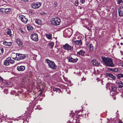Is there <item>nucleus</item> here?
Here are the masks:
<instances>
[{
    "label": "nucleus",
    "mask_w": 123,
    "mask_h": 123,
    "mask_svg": "<svg viewBox=\"0 0 123 123\" xmlns=\"http://www.w3.org/2000/svg\"><path fill=\"white\" fill-rule=\"evenodd\" d=\"M101 58L104 62V64L105 66L111 67L114 66L112 59L111 58L105 57H101Z\"/></svg>",
    "instance_id": "f257e3e1"
},
{
    "label": "nucleus",
    "mask_w": 123,
    "mask_h": 123,
    "mask_svg": "<svg viewBox=\"0 0 123 123\" xmlns=\"http://www.w3.org/2000/svg\"><path fill=\"white\" fill-rule=\"evenodd\" d=\"M11 57L13 59L18 61L24 59L25 57V56L24 55L19 53L15 54L14 53H12Z\"/></svg>",
    "instance_id": "f03ea898"
},
{
    "label": "nucleus",
    "mask_w": 123,
    "mask_h": 123,
    "mask_svg": "<svg viewBox=\"0 0 123 123\" xmlns=\"http://www.w3.org/2000/svg\"><path fill=\"white\" fill-rule=\"evenodd\" d=\"M61 22V20L58 17H55L52 18L51 20V24L52 25H59Z\"/></svg>",
    "instance_id": "7ed1b4c3"
},
{
    "label": "nucleus",
    "mask_w": 123,
    "mask_h": 123,
    "mask_svg": "<svg viewBox=\"0 0 123 123\" xmlns=\"http://www.w3.org/2000/svg\"><path fill=\"white\" fill-rule=\"evenodd\" d=\"M45 62L48 65V67L54 70L56 69L57 66L55 65L54 62L49 59H46Z\"/></svg>",
    "instance_id": "20e7f679"
},
{
    "label": "nucleus",
    "mask_w": 123,
    "mask_h": 123,
    "mask_svg": "<svg viewBox=\"0 0 123 123\" xmlns=\"http://www.w3.org/2000/svg\"><path fill=\"white\" fill-rule=\"evenodd\" d=\"M72 33V31L70 28L66 29L63 31V35L64 37H69L71 35Z\"/></svg>",
    "instance_id": "39448f33"
},
{
    "label": "nucleus",
    "mask_w": 123,
    "mask_h": 123,
    "mask_svg": "<svg viewBox=\"0 0 123 123\" xmlns=\"http://www.w3.org/2000/svg\"><path fill=\"white\" fill-rule=\"evenodd\" d=\"M14 62V61L11 59L10 57H9L6 58L4 62V65L8 66L10 64V63L13 64Z\"/></svg>",
    "instance_id": "423d86ee"
},
{
    "label": "nucleus",
    "mask_w": 123,
    "mask_h": 123,
    "mask_svg": "<svg viewBox=\"0 0 123 123\" xmlns=\"http://www.w3.org/2000/svg\"><path fill=\"white\" fill-rule=\"evenodd\" d=\"M18 18L20 19L22 21L25 23H26L28 21V20L27 19L25 16L22 15H19L18 16Z\"/></svg>",
    "instance_id": "0eeeda50"
},
{
    "label": "nucleus",
    "mask_w": 123,
    "mask_h": 123,
    "mask_svg": "<svg viewBox=\"0 0 123 123\" xmlns=\"http://www.w3.org/2000/svg\"><path fill=\"white\" fill-rule=\"evenodd\" d=\"M63 47L64 49L67 50H71L73 49V47L70 46L67 43L63 45Z\"/></svg>",
    "instance_id": "6e6552de"
},
{
    "label": "nucleus",
    "mask_w": 123,
    "mask_h": 123,
    "mask_svg": "<svg viewBox=\"0 0 123 123\" xmlns=\"http://www.w3.org/2000/svg\"><path fill=\"white\" fill-rule=\"evenodd\" d=\"M6 33L8 36L10 37H12L14 33L13 31H12L9 28L6 29Z\"/></svg>",
    "instance_id": "1a4fd4ad"
},
{
    "label": "nucleus",
    "mask_w": 123,
    "mask_h": 123,
    "mask_svg": "<svg viewBox=\"0 0 123 123\" xmlns=\"http://www.w3.org/2000/svg\"><path fill=\"white\" fill-rule=\"evenodd\" d=\"M31 38L33 40L37 41L38 40L37 34L36 33H33L31 35Z\"/></svg>",
    "instance_id": "9d476101"
},
{
    "label": "nucleus",
    "mask_w": 123,
    "mask_h": 123,
    "mask_svg": "<svg viewBox=\"0 0 123 123\" xmlns=\"http://www.w3.org/2000/svg\"><path fill=\"white\" fill-rule=\"evenodd\" d=\"M41 4L39 2H37L31 4V7L33 8H37L41 6Z\"/></svg>",
    "instance_id": "9b49d317"
},
{
    "label": "nucleus",
    "mask_w": 123,
    "mask_h": 123,
    "mask_svg": "<svg viewBox=\"0 0 123 123\" xmlns=\"http://www.w3.org/2000/svg\"><path fill=\"white\" fill-rule=\"evenodd\" d=\"M118 12L119 16H123V7L121 6L119 7L118 9Z\"/></svg>",
    "instance_id": "f8f14e48"
},
{
    "label": "nucleus",
    "mask_w": 123,
    "mask_h": 123,
    "mask_svg": "<svg viewBox=\"0 0 123 123\" xmlns=\"http://www.w3.org/2000/svg\"><path fill=\"white\" fill-rule=\"evenodd\" d=\"M67 59L69 62L73 63H75L78 60L77 58L74 59L70 56L68 57Z\"/></svg>",
    "instance_id": "ddd939ff"
},
{
    "label": "nucleus",
    "mask_w": 123,
    "mask_h": 123,
    "mask_svg": "<svg viewBox=\"0 0 123 123\" xmlns=\"http://www.w3.org/2000/svg\"><path fill=\"white\" fill-rule=\"evenodd\" d=\"M25 69V67L24 66H18L17 67V70L19 71H23Z\"/></svg>",
    "instance_id": "4468645a"
},
{
    "label": "nucleus",
    "mask_w": 123,
    "mask_h": 123,
    "mask_svg": "<svg viewBox=\"0 0 123 123\" xmlns=\"http://www.w3.org/2000/svg\"><path fill=\"white\" fill-rule=\"evenodd\" d=\"M93 65L96 66H98L100 64V63L98 62V61L96 60L93 59L92 61Z\"/></svg>",
    "instance_id": "2eb2a0df"
},
{
    "label": "nucleus",
    "mask_w": 123,
    "mask_h": 123,
    "mask_svg": "<svg viewBox=\"0 0 123 123\" xmlns=\"http://www.w3.org/2000/svg\"><path fill=\"white\" fill-rule=\"evenodd\" d=\"M87 48L89 49L90 51H92L93 49V46L92 44H88L87 45Z\"/></svg>",
    "instance_id": "dca6fc26"
},
{
    "label": "nucleus",
    "mask_w": 123,
    "mask_h": 123,
    "mask_svg": "<svg viewBox=\"0 0 123 123\" xmlns=\"http://www.w3.org/2000/svg\"><path fill=\"white\" fill-rule=\"evenodd\" d=\"M12 43L11 42H7L6 41H4L3 42V44L7 47H9L10 46L12 45Z\"/></svg>",
    "instance_id": "f3484780"
},
{
    "label": "nucleus",
    "mask_w": 123,
    "mask_h": 123,
    "mask_svg": "<svg viewBox=\"0 0 123 123\" xmlns=\"http://www.w3.org/2000/svg\"><path fill=\"white\" fill-rule=\"evenodd\" d=\"M85 52L83 50H80L79 52H77V54L79 55L84 56V55Z\"/></svg>",
    "instance_id": "a211bd4d"
},
{
    "label": "nucleus",
    "mask_w": 123,
    "mask_h": 123,
    "mask_svg": "<svg viewBox=\"0 0 123 123\" xmlns=\"http://www.w3.org/2000/svg\"><path fill=\"white\" fill-rule=\"evenodd\" d=\"M16 42L19 46H21L22 45V42L19 39H17L16 40Z\"/></svg>",
    "instance_id": "6ab92c4d"
},
{
    "label": "nucleus",
    "mask_w": 123,
    "mask_h": 123,
    "mask_svg": "<svg viewBox=\"0 0 123 123\" xmlns=\"http://www.w3.org/2000/svg\"><path fill=\"white\" fill-rule=\"evenodd\" d=\"M36 23L38 25H41L42 23V21L40 19H36L35 20Z\"/></svg>",
    "instance_id": "aec40b11"
},
{
    "label": "nucleus",
    "mask_w": 123,
    "mask_h": 123,
    "mask_svg": "<svg viewBox=\"0 0 123 123\" xmlns=\"http://www.w3.org/2000/svg\"><path fill=\"white\" fill-rule=\"evenodd\" d=\"M106 76H109L112 79H115V77L112 74L110 73H107L106 74Z\"/></svg>",
    "instance_id": "412c9836"
},
{
    "label": "nucleus",
    "mask_w": 123,
    "mask_h": 123,
    "mask_svg": "<svg viewBox=\"0 0 123 123\" xmlns=\"http://www.w3.org/2000/svg\"><path fill=\"white\" fill-rule=\"evenodd\" d=\"M118 87L119 88H122L123 86V83L121 81H119L118 82Z\"/></svg>",
    "instance_id": "4be33fe9"
},
{
    "label": "nucleus",
    "mask_w": 123,
    "mask_h": 123,
    "mask_svg": "<svg viewBox=\"0 0 123 123\" xmlns=\"http://www.w3.org/2000/svg\"><path fill=\"white\" fill-rule=\"evenodd\" d=\"M82 42L80 40H76L74 41V43L76 44L80 45L82 44Z\"/></svg>",
    "instance_id": "5701e85b"
},
{
    "label": "nucleus",
    "mask_w": 123,
    "mask_h": 123,
    "mask_svg": "<svg viewBox=\"0 0 123 123\" xmlns=\"http://www.w3.org/2000/svg\"><path fill=\"white\" fill-rule=\"evenodd\" d=\"M27 28L29 31H30L33 29L32 26L30 25H28L27 26Z\"/></svg>",
    "instance_id": "b1692460"
},
{
    "label": "nucleus",
    "mask_w": 123,
    "mask_h": 123,
    "mask_svg": "<svg viewBox=\"0 0 123 123\" xmlns=\"http://www.w3.org/2000/svg\"><path fill=\"white\" fill-rule=\"evenodd\" d=\"M45 36L48 39H51L52 37V34H46Z\"/></svg>",
    "instance_id": "393cba45"
},
{
    "label": "nucleus",
    "mask_w": 123,
    "mask_h": 123,
    "mask_svg": "<svg viewBox=\"0 0 123 123\" xmlns=\"http://www.w3.org/2000/svg\"><path fill=\"white\" fill-rule=\"evenodd\" d=\"M54 45V43L51 42L49 43V46L51 48H52L53 47Z\"/></svg>",
    "instance_id": "a878e982"
},
{
    "label": "nucleus",
    "mask_w": 123,
    "mask_h": 123,
    "mask_svg": "<svg viewBox=\"0 0 123 123\" xmlns=\"http://www.w3.org/2000/svg\"><path fill=\"white\" fill-rule=\"evenodd\" d=\"M5 13H7L11 11V9L10 8H5Z\"/></svg>",
    "instance_id": "bb28decb"
},
{
    "label": "nucleus",
    "mask_w": 123,
    "mask_h": 123,
    "mask_svg": "<svg viewBox=\"0 0 123 123\" xmlns=\"http://www.w3.org/2000/svg\"><path fill=\"white\" fill-rule=\"evenodd\" d=\"M111 90L112 91L115 92L116 91L117 88L116 86H112L111 87Z\"/></svg>",
    "instance_id": "cd10ccee"
},
{
    "label": "nucleus",
    "mask_w": 123,
    "mask_h": 123,
    "mask_svg": "<svg viewBox=\"0 0 123 123\" xmlns=\"http://www.w3.org/2000/svg\"><path fill=\"white\" fill-rule=\"evenodd\" d=\"M53 90L54 91H57L58 90L59 91H60L61 90V89H60L57 87H54L53 88Z\"/></svg>",
    "instance_id": "c85d7f7f"
},
{
    "label": "nucleus",
    "mask_w": 123,
    "mask_h": 123,
    "mask_svg": "<svg viewBox=\"0 0 123 123\" xmlns=\"http://www.w3.org/2000/svg\"><path fill=\"white\" fill-rule=\"evenodd\" d=\"M117 77L118 79H120L121 77H123V74H118L117 75Z\"/></svg>",
    "instance_id": "c756f323"
},
{
    "label": "nucleus",
    "mask_w": 123,
    "mask_h": 123,
    "mask_svg": "<svg viewBox=\"0 0 123 123\" xmlns=\"http://www.w3.org/2000/svg\"><path fill=\"white\" fill-rule=\"evenodd\" d=\"M119 70V69L117 68L112 69L111 71L113 72H117Z\"/></svg>",
    "instance_id": "7c9ffc66"
},
{
    "label": "nucleus",
    "mask_w": 123,
    "mask_h": 123,
    "mask_svg": "<svg viewBox=\"0 0 123 123\" xmlns=\"http://www.w3.org/2000/svg\"><path fill=\"white\" fill-rule=\"evenodd\" d=\"M5 8H1L0 9V12L2 13L5 12Z\"/></svg>",
    "instance_id": "2f4dec72"
},
{
    "label": "nucleus",
    "mask_w": 123,
    "mask_h": 123,
    "mask_svg": "<svg viewBox=\"0 0 123 123\" xmlns=\"http://www.w3.org/2000/svg\"><path fill=\"white\" fill-rule=\"evenodd\" d=\"M3 49L2 48H0V55L2 54L3 52Z\"/></svg>",
    "instance_id": "473e14b6"
},
{
    "label": "nucleus",
    "mask_w": 123,
    "mask_h": 123,
    "mask_svg": "<svg viewBox=\"0 0 123 123\" xmlns=\"http://www.w3.org/2000/svg\"><path fill=\"white\" fill-rule=\"evenodd\" d=\"M111 9V8L110 6L106 7V10H107V11L108 12H110V10Z\"/></svg>",
    "instance_id": "72a5a7b5"
},
{
    "label": "nucleus",
    "mask_w": 123,
    "mask_h": 123,
    "mask_svg": "<svg viewBox=\"0 0 123 123\" xmlns=\"http://www.w3.org/2000/svg\"><path fill=\"white\" fill-rule=\"evenodd\" d=\"M117 1V3L118 4H120L123 1L122 0H116Z\"/></svg>",
    "instance_id": "f704fd0d"
},
{
    "label": "nucleus",
    "mask_w": 123,
    "mask_h": 123,
    "mask_svg": "<svg viewBox=\"0 0 123 123\" xmlns=\"http://www.w3.org/2000/svg\"><path fill=\"white\" fill-rule=\"evenodd\" d=\"M75 4L76 6H77L78 5V1L77 0L75 2Z\"/></svg>",
    "instance_id": "c9c22d12"
},
{
    "label": "nucleus",
    "mask_w": 123,
    "mask_h": 123,
    "mask_svg": "<svg viewBox=\"0 0 123 123\" xmlns=\"http://www.w3.org/2000/svg\"><path fill=\"white\" fill-rule=\"evenodd\" d=\"M54 7H55L57 6V2H55L54 3Z\"/></svg>",
    "instance_id": "e433bc0d"
},
{
    "label": "nucleus",
    "mask_w": 123,
    "mask_h": 123,
    "mask_svg": "<svg viewBox=\"0 0 123 123\" xmlns=\"http://www.w3.org/2000/svg\"><path fill=\"white\" fill-rule=\"evenodd\" d=\"M46 13L44 12H42L40 13V14L41 15H43L45 14Z\"/></svg>",
    "instance_id": "4c0bfd02"
},
{
    "label": "nucleus",
    "mask_w": 123,
    "mask_h": 123,
    "mask_svg": "<svg viewBox=\"0 0 123 123\" xmlns=\"http://www.w3.org/2000/svg\"><path fill=\"white\" fill-rule=\"evenodd\" d=\"M85 0H80V2L82 4L84 3L85 2Z\"/></svg>",
    "instance_id": "58836bf2"
},
{
    "label": "nucleus",
    "mask_w": 123,
    "mask_h": 123,
    "mask_svg": "<svg viewBox=\"0 0 123 123\" xmlns=\"http://www.w3.org/2000/svg\"><path fill=\"white\" fill-rule=\"evenodd\" d=\"M3 79L0 76V82L3 81Z\"/></svg>",
    "instance_id": "ea45409f"
},
{
    "label": "nucleus",
    "mask_w": 123,
    "mask_h": 123,
    "mask_svg": "<svg viewBox=\"0 0 123 123\" xmlns=\"http://www.w3.org/2000/svg\"><path fill=\"white\" fill-rule=\"evenodd\" d=\"M20 31L23 34L24 33V32L21 29H20Z\"/></svg>",
    "instance_id": "a19ab883"
},
{
    "label": "nucleus",
    "mask_w": 123,
    "mask_h": 123,
    "mask_svg": "<svg viewBox=\"0 0 123 123\" xmlns=\"http://www.w3.org/2000/svg\"><path fill=\"white\" fill-rule=\"evenodd\" d=\"M22 1L25 2L27 1L28 0H21Z\"/></svg>",
    "instance_id": "79ce46f5"
},
{
    "label": "nucleus",
    "mask_w": 123,
    "mask_h": 123,
    "mask_svg": "<svg viewBox=\"0 0 123 123\" xmlns=\"http://www.w3.org/2000/svg\"><path fill=\"white\" fill-rule=\"evenodd\" d=\"M118 123H123V122L121 121H120L118 122Z\"/></svg>",
    "instance_id": "37998d69"
},
{
    "label": "nucleus",
    "mask_w": 123,
    "mask_h": 123,
    "mask_svg": "<svg viewBox=\"0 0 123 123\" xmlns=\"http://www.w3.org/2000/svg\"><path fill=\"white\" fill-rule=\"evenodd\" d=\"M120 44L121 45H123V43L122 42H121L120 43Z\"/></svg>",
    "instance_id": "c03bdc74"
},
{
    "label": "nucleus",
    "mask_w": 123,
    "mask_h": 123,
    "mask_svg": "<svg viewBox=\"0 0 123 123\" xmlns=\"http://www.w3.org/2000/svg\"><path fill=\"white\" fill-rule=\"evenodd\" d=\"M113 99H114L115 100L116 99V98L115 97H114V98H113Z\"/></svg>",
    "instance_id": "a18cd8bd"
},
{
    "label": "nucleus",
    "mask_w": 123,
    "mask_h": 123,
    "mask_svg": "<svg viewBox=\"0 0 123 123\" xmlns=\"http://www.w3.org/2000/svg\"><path fill=\"white\" fill-rule=\"evenodd\" d=\"M13 57H15L14 56H13Z\"/></svg>",
    "instance_id": "49530a36"
},
{
    "label": "nucleus",
    "mask_w": 123,
    "mask_h": 123,
    "mask_svg": "<svg viewBox=\"0 0 123 123\" xmlns=\"http://www.w3.org/2000/svg\"><path fill=\"white\" fill-rule=\"evenodd\" d=\"M122 66H123V65H122Z\"/></svg>",
    "instance_id": "de8ad7c7"
},
{
    "label": "nucleus",
    "mask_w": 123,
    "mask_h": 123,
    "mask_svg": "<svg viewBox=\"0 0 123 123\" xmlns=\"http://www.w3.org/2000/svg\"><path fill=\"white\" fill-rule=\"evenodd\" d=\"M119 43H118L117 44H119Z\"/></svg>",
    "instance_id": "09e8293b"
},
{
    "label": "nucleus",
    "mask_w": 123,
    "mask_h": 123,
    "mask_svg": "<svg viewBox=\"0 0 123 123\" xmlns=\"http://www.w3.org/2000/svg\"><path fill=\"white\" fill-rule=\"evenodd\" d=\"M120 52H121V53L122 51H120Z\"/></svg>",
    "instance_id": "8fccbe9b"
}]
</instances>
